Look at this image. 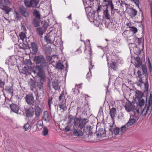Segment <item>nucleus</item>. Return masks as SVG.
<instances>
[{"label":"nucleus","instance_id":"473e14b6","mask_svg":"<svg viewBox=\"0 0 152 152\" xmlns=\"http://www.w3.org/2000/svg\"><path fill=\"white\" fill-rule=\"evenodd\" d=\"M133 44L134 47L133 49L134 53L137 55L140 54L141 51L139 48L136 47L135 44Z\"/></svg>","mask_w":152,"mask_h":152},{"label":"nucleus","instance_id":"69168bd1","mask_svg":"<svg viewBox=\"0 0 152 152\" xmlns=\"http://www.w3.org/2000/svg\"><path fill=\"white\" fill-rule=\"evenodd\" d=\"M30 85L31 87L34 88L35 87L36 84L33 81H32L30 82Z\"/></svg>","mask_w":152,"mask_h":152},{"label":"nucleus","instance_id":"4468645a","mask_svg":"<svg viewBox=\"0 0 152 152\" xmlns=\"http://www.w3.org/2000/svg\"><path fill=\"white\" fill-rule=\"evenodd\" d=\"M10 107L11 111L16 113L18 114L19 108L17 105L12 103L10 105Z\"/></svg>","mask_w":152,"mask_h":152},{"label":"nucleus","instance_id":"de8ad7c7","mask_svg":"<svg viewBox=\"0 0 152 152\" xmlns=\"http://www.w3.org/2000/svg\"><path fill=\"white\" fill-rule=\"evenodd\" d=\"M36 30L37 33L39 35H42L43 34L42 28H41L40 27L37 28Z\"/></svg>","mask_w":152,"mask_h":152},{"label":"nucleus","instance_id":"864d4df0","mask_svg":"<svg viewBox=\"0 0 152 152\" xmlns=\"http://www.w3.org/2000/svg\"><path fill=\"white\" fill-rule=\"evenodd\" d=\"M126 125L122 126L120 129V132L123 133L125 132L126 130Z\"/></svg>","mask_w":152,"mask_h":152},{"label":"nucleus","instance_id":"a878e982","mask_svg":"<svg viewBox=\"0 0 152 152\" xmlns=\"http://www.w3.org/2000/svg\"><path fill=\"white\" fill-rule=\"evenodd\" d=\"M80 119L78 118H75L74 119L73 123L74 125L73 126V129L74 128H79V124L80 123Z\"/></svg>","mask_w":152,"mask_h":152},{"label":"nucleus","instance_id":"e2e57ef3","mask_svg":"<svg viewBox=\"0 0 152 152\" xmlns=\"http://www.w3.org/2000/svg\"><path fill=\"white\" fill-rule=\"evenodd\" d=\"M139 12H140L139 14H140V16H141V22H142V21L143 20V18H144L142 12V11H140Z\"/></svg>","mask_w":152,"mask_h":152},{"label":"nucleus","instance_id":"a211bd4d","mask_svg":"<svg viewBox=\"0 0 152 152\" xmlns=\"http://www.w3.org/2000/svg\"><path fill=\"white\" fill-rule=\"evenodd\" d=\"M127 112L131 111L133 109V106L131 103L128 102L126 103L124 106Z\"/></svg>","mask_w":152,"mask_h":152},{"label":"nucleus","instance_id":"2f4dec72","mask_svg":"<svg viewBox=\"0 0 152 152\" xmlns=\"http://www.w3.org/2000/svg\"><path fill=\"white\" fill-rule=\"evenodd\" d=\"M44 94V90H38L37 91V99H39V98L40 99H42L43 97Z\"/></svg>","mask_w":152,"mask_h":152},{"label":"nucleus","instance_id":"774afa93","mask_svg":"<svg viewBox=\"0 0 152 152\" xmlns=\"http://www.w3.org/2000/svg\"><path fill=\"white\" fill-rule=\"evenodd\" d=\"M133 1L136 5L138 6L139 3V0H133Z\"/></svg>","mask_w":152,"mask_h":152},{"label":"nucleus","instance_id":"4d7b16f0","mask_svg":"<svg viewBox=\"0 0 152 152\" xmlns=\"http://www.w3.org/2000/svg\"><path fill=\"white\" fill-rule=\"evenodd\" d=\"M131 28L130 31H132L134 34H135L136 32L137 31V29L136 28L134 27L133 26L132 27H130Z\"/></svg>","mask_w":152,"mask_h":152},{"label":"nucleus","instance_id":"e433bc0d","mask_svg":"<svg viewBox=\"0 0 152 152\" xmlns=\"http://www.w3.org/2000/svg\"><path fill=\"white\" fill-rule=\"evenodd\" d=\"M29 67L24 66L23 68L22 72L23 74L28 75L29 73Z\"/></svg>","mask_w":152,"mask_h":152},{"label":"nucleus","instance_id":"6e6552de","mask_svg":"<svg viewBox=\"0 0 152 152\" xmlns=\"http://www.w3.org/2000/svg\"><path fill=\"white\" fill-rule=\"evenodd\" d=\"M34 107L33 111H34V114H35V118L39 117L41 114L42 113V109L38 105L35 104L33 106Z\"/></svg>","mask_w":152,"mask_h":152},{"label":"nucleus","instance_id":"393cba45","mask_svg":"<svg viewBox=\"0 0 152 152\" xmlns=\"http://www.w3.org/2000/svg\"><path fill=\"white\" fill-rule=\"evenodd\" d=\"M56 68L59 70H62L64 69V66L61 63L60 61H59L56 63Z\"/></svg>","mask_w":152,"mask_h":152},{"label":"nucleus","instance_id":"f257e3e1","mask_svg":"<svg viewBox=\"0 0 152 152\" xmlns=\"http://www.w3.org/2000/svg\"><path fill=\"white\" fill-rule=\"evenodd\" d=\"M34 61L36 65L33 68V72L39 79L43 80L45 74L44 69L47 67L48 63L42 55L35 56Z\"/></svg>","mask_w":152,"mask_h":152},{"label":"nucleus","instance_id":"79ce46f5","mask_svg":"<svg viewBox=\"0 0 152 152\" xmlns=\"http://www.w3.org/2000/svg\"><path fill=\"white\" fill-rule=\"evenodd\" d=\"M48 132V129L45 126H44L43 128V130L42 132V134L44 136L47 135Z\"/></svg>","mask_w":152,"mask_h":152},{"label":"nucleus","instance_id":"37998d69","mask_svg":"<svg viewBox=\"0 0 152 152\" xmlns=\"http://www.w3.org/2000/svg\"><path fill=\"white\" fill-rule=\"evenodd\" d=\"M137 74H138V77L139 78L140 80L139 82H142V75H143L141 74V71L140 70H139L137 72Z\"/></svg>","mask_w":152,"mask_h":152},{"label":"nucleus","instance_id":"6e6d98bb","mask_svg":"<svg viewBox=\"0 0 152 152\" xmlns=\"http://www.w3.org/2000/svg\"><path fill=\"white\" fill-rule=\"evenodd\" d=\"M136 41H137V43H138V44L139 45L142 42H143L144 39L143 38H141L140 39L137 38V39H136Z\"/></svg>","mask_w":152,"mask_h":152},{"label":"nucleus","instance_id":"13d9d810","mask_svg":"<svg viewBox=\"0 0 152 152\" xmlns=\"http://www.w3.org/2000/svg\"><path fill=\"white\" fill-rule=\"evenodd\" d=\"M97 12L98 13L100 12H101L105 10L101 6H98V7L97 9Z\"/></svg>","mask_w":152,"mask_h":152},{"label":"nucleus","instance_id":"9d476101","mask_svg":"<svg viewBox=\"0 0 152 152\" xmlns=\"http://www.w3.org/2000/svg\"><path fill=\"white\" fill-rule=\"evenodd\" d=\"M31 51H32V54L36 53L38 50V46L35 42H31V46L29 48Z\"/></svg>","mask_w":152,"mask_h":152},{"label":"nucleus","instance_id":"dca6fc26","mask_svg":"<svg viewBox=\"0 0 152 152\" xmlns=\"http://www.w3.org/2000/svg\"><path fill=\"white\" fill-rule=\"evenodd\" d=\"M78 128H74L73 129V134L77 136H82L83 135V132L80 129H78Z\"/></svg>","mask_w":152,"mask_h":152},{"label":"nucleus","instance_id":"c9c22d12","mask_svg":"<svg viewBox=\"0 0 152 152\" xmlns=\"http://www.w3.org/2000/svg\"><path fill=\"white\" fill-rule=\"evenodd\" d=\"M45 53L48 55H50L51 53L52 49L50 46H48L46 47L45 49Z\"/></svg>","mask_w":152,"mask_h":152},{"label":"nucleus","instance_id":"2eb2a0df","mask_svg":"<svg viewBox=\"0 0 152 152\" xmlns=\"http://www.w3.org/2000/svg\"><path fill=\"white\" fill-rule=\"evenodd\" d=\"M54 39V37L50 36L49 34H48L44 37L45 41L47 42L48 44H52L53 43V41Z\"/></svg>","mask_w":152,"mask_h":152},{"label":"nucleus","instance_id":"cd10ccee","mask_svg":"<svg viewBox=\"0 0 152 152\" xmlns=\"http://www.w3.org/2000/svg\"><path fill=\"white\" fill-rule=\"evenodd\" d=\"M140 83H139L137 85L138 86H140V84L141 83H143L144 84L145 86V90L146 91H148V80L147 79V78H146V80L145 82H143L142 81V82H139Z\"/></svg>","mask_w":152,"mask_h":152},{"label":"nucleus","instance_id":"58836bf2","mask_svg":"<svg viewBox=\"0 0 152 152\" xmlns=\"http://www.w3.org/2000/svg\"><path fill=\"white\" fill-rule=\"evenodd\" d=\"M33 15L35 16V18L38 19L40 18V15L39 11L37 10H35L33 12Z\"/></svg>","mask_w":152,"mask_h":152},{"label":"nucleus","instance_id":"b1692460","mask_svg":"<svg viewBox=\"0 0 152 152\" xmlns=\"http://www.w3.org/2000/svg\"><path fill=\"white\" fill-rule=\"evenodd\" d=\"M110 116L113 120L115 117V115L116 114V109L114 107H112L111 109H110Z\"/></svg>","mask_w":152,"mask_h":152},{"label":"nucleus","instance_id":"603ef678","mask_svg":"<svg viewBox=\"0 0 152 152\" xmlns=\"http://www.w3.org/2000/svg\"><path fill=\"white\" fill-rule=\"evenodd\" d=\"M23 128L26 131L30 129L31 128V126L28 123H27L24 126Z\"/></svg>","mask_w":152,"mask_h":152},{"label":"nucleus","instance_id":"f8f14e48","mask_svg":"<svg viewBox=\"0 0 152 152\" xmlns=\"http://www.w3.org/2000/svg\"><path fill=\"white\" fill-rule=\"evenodd\" d=\"M105 129H103L102 128H99L98 131L97 132L96 135L98 138L100 137H107V136L105 132Z\"/></svg>","mask_w":152,"mask_h":152},{"label":"nucleus","instance_id":"09e8293b","mask_svg":"<svg viewBox=\"0 0 152 152\" xmlns=\"http://www.w3.org/2000/svg\"><path fill=\"white\" fill-rule=\"evenodd\" d=\"M111 68L114 70L116 69L117 68V64L114 61H113L110 65Z\"/></svg>","mask_w":152,"mask_h":152},{"label":"nucleus","instance_id":"4be33fe9","mask_svg":"<svg viewBox=\"0 0 152 152\" xmlns=\"http://www.w3.org/2000/svg\"><path fill=\"white\" fill-rule=\"evenodd\" d=\"M59 107L64 111L67 109L66 104V100H63L58 105Z\"/></svg>","mask_w":152,"mask_h":152},{"label":"nucleus","instance_id":"4c0bfd02","mask_svg":"<svg viewBox=\"0 0 152 152\" xmlns=\"http://www.w3.org/2000/svg\"><path fill=\"white\" fill-rule=\"evenodd\" d=\"M103 14L106 19H110V15L108 12V10L107 9V8H106L105 10H104Z\"/></svg>","mask_w":152,"mask_h":152},{"label":"nucleus","instance_id":"a18cd8bd","mask_svg":"<svg viewBox=\"0 0 152 152\" xmlns=\"http://www.w3.org/2000/svg\"><path fill=\"white\" fill-rule=\"evenodd\" d=\"M19 37H20V39L23 41L25 38H26V35L24 33L22 32L20 33L19 34Z\"/></svg>","mask_w":152,"mask_h":152},{"label":"nucleus","instance_id":"3c124183","mask_svg":"<svg viewBox=\"0 0 152 152\" xmlns=\"http://www.w3.org/2000/svg\"><path fill=\"white\" fill-rule=\"evenodd\" d=\"M75 118L72 115H69V121L68 123L69 124H71L73 122Z\"/></svg>","mask_w":152,"mask_h":152},{"label":"nucleus","instance_id":"a19ab883","mask_svg":"<svg viewBox=\"0 0 152 152\" xmlns=\"http://www.w3.org/2000/svg\"><path fill=\"white\" fill-rule=\"evenodd\" d=\"M113 131V133H114L115 135H117L119 134V133L120 132V128L115 127V128H114Z\"/></svg>","mask_w":152,"mask_h":152},{"label":"nucleus","instance_id":"c756f323","mask_svg":"<svg viewBox=\"0 0 152 152\" xmlns=\"http://www.w3.org/2000/svg\"><path fill=\"white\" fill-rule=\"evenodd\" d=\"M130 16L133 18L135 17L137 15V11L135 9L133 8H130Z\"/></svg>","mask_w":152,"mask_h":152},{"label":"nucleus","instance_id":"5fc2aeb1","mask_svg":"<svg viewBox=\"0 0 152 152\" xmlns=\"http://www.w3.org/2000/svg\"><path fill=\"white\" fill-rule=\"evenodd\" d=\"M92 129L91 127L89 125L87 126H86V128H85L83 129L84 132H86V134L87 133V132H88V131L91 130V129Z\"/></svg>","mask_w":152,"mask_h":152},{"label":"nucleus","instance_id":"9b49d317","mask_svg":"<svg viewBox=\"0 0 152 152\" xmlns=\"http://www.w3.org/2000/svg\"><path fill=\"white\" fill-rule=\"evenodd\" d=\"M19 11L21 15L26 18L29 16L28 12L26 10V8L23 6H21L19 8Z\"/></svg>","mask_w":152,"mask_h":152},{"label":"nucleus","instance_id":"052dcab7","mask_svg":"<svg viewBox=\"0 0 152 152\" xmlns=\"http://www.w3.org/2000/svg\"><path fill=\"white\" fill-rule=\"evenodd\" d=\"M14 15L15 17V18H17L18 19L19 18H20V15L18 12H15Z\"/></svg>","mask_w":152,"mask_h":152},{"label":"nucleus","instance_id":"6ab92c4d","mask_svg":"<svg viewBox=\"0 0 152 152\" xmlns=\"http://www.w3.org/2000/svg\"><path fill=\"white\" fill-rule=\"evenodd\" d=\"M53 88L55 90H58L60 88L58 83V81L56 79L53 80L52 81Z\"/></svg>","mask_w":152,"mask_h":152},{"label":"nucleus","instance_id":"8fccbe9b","mask_svg":"<svg viewBox=\"0 0 152 152\" xmlns=\"http://www.w3.org/2000/svg\"><path fill=\"white\" fill-rule=\"evenodd\" d=\"M65 96L64 94V91H63L62 92L60 96H59L58 99L59 101H61V100L62 101L63 100H65Z\"/></svg>","mask_w":152,"mask_h":152},{"label":"nucleus","instance_id":"423d86ee","mask_svg":"<svg viewBox=\"0 0 152 152\" xmlns=\"http://www.w3.org/2000/svg\"><path fill=\"white\" fill-rule=\"evenodd\" d=\"M25 99L28 105H32V106L34 105V101L32 94L26 95L25 97Z\"/></svg>","mask_w":152,"mask_h":152},{"label":"nucleus","instance_id":"bb28decb","mask_svg":"<svg viewBox=\"0 0 152 152\" xmlns=\"http://www.w3.org/2000/svg\"><path fill=\"white\" fill-rule=\"evenodd\" d=\"M23 42V41H22V42L19 45L20 48H22L24 50L29 49V47L27 43L26 42V43H25Z\"/></svg>","mask_w":152,"mask_h":152},{"label":"nucleus","instance_id":"39448f33","mask_svg":"<svg viewBox=\"0 0 152 152\" xmlns=\"http://www.w3.org/2000/svg\"><path fill=\"white\" fill-rule=\"evenodd\" d=\"M39 0H30V1H24V4L25 6L28 7H36L39 3Z\"/></svg>","mask_w":152,"mask_h":152},{"label":"nucleus","instance_id":"20e7f679","mask_svg":"<svg viewBox=\"0 0 152 152\" xmlns=\"http://www.w3.org/2000/svg\"><path fill=\"white\" fill-rule=\"evenodd\" d=\"M4 89L6 91V94L7 96H6L4 94L5 98V102H6L7 99L8 101L10 99L12 98L13 96V89L12 87L9 86H6Z\"/></svg>","mask_w":152,"mask_h":152},{"label":"nucleus","instance_id":"72a5a7b5","mask_svg":"<svg viewBox=\"0 0 152 152\" xmlns=\"http://www.w3.org/2000/svg\"><path fill=\"white\" fill-rule=\"evenodd\" d=\"M136 122V120L135 119L132 118L129 119L128 122L126 124L127 127L132 126Z\"/></svg>","mask_w":152,"mask_h":152},{"label":"nucleus","instance_id":"7ed1b4c3","mask_svg":"<svg viewBox=\"0 0 152 152\" xmlns=\"http://www.w3.org/2000/svg\"><path fill=\"white\" fill-rule=\"evenodd\" d=\"M0 89L4 88L6 83L8 81V75L4 70L0 68Z\"/></svg>","mask_w":152,"mask_h":152},{"label":"nucleus","instance_id":"1a4fd4ad","mask_svg":"<svg viewBox=\"0 0 152 152\" xmlns=\"http://www.w3.org/2000/svg\"><path fill=\"white\" fill-rule=\"evenodd\" d=\"M34 109L33 106H31L29 109H25V113L26 114V116L27 117H33L34 115V111L32 110Z\"/></svg>","mask_w":152,"mask_h":152},{"label":"nucleus","instance_id":"c03bdc74","mask_svg":"<svg viewBox=\"0 0 152 152\" xmlns=\"http://www.w3.org/2000/svg\"><path fill=\"white\" fill-rule=\"evenodd\" d=\"M38 19L36 18H34L33 19V24L35 27H37L39 26V22Z\"/></svg>","mask_w":152,"mask_h":152},{"label":"nucleus","instance_id":"49530a36","mask_svg":"<svg viewBox=\"0 0 152 152\" xmlns=\"http://www.w3.org/2000/svg\"><path fill=\"white\" fill-rule=\"evenodd\" d=\"M145 104V100L143 99H139L138 100V106L140 107H141L142 106H143Z\"/></svg>","mask_w":152,"mask_h":152},{"label":"nucleus","instance_id":"f704fd0d","mask_svg":"<svg viewBox=\"0 0 152 152\" xmlns=\"http://www.w3.org/2000/svg\"><path fill=\"white\" fill-rule=\"evenodd\" d=\"M142 69L143 71L142 74H145V76L146 78L148 76L147 67L145 65H142Z\"/></svg>","mask_w":152,"mask_h":152},{"label":"nucleus","instance_id":"0eeeda50","mask_svg":"<svg viewBox=\"0 0 152 152\" xmlns=\"http://www.w3.org/2000/svg\"><path fill=\"white\" fill-rule=\"evenodd\" d=\"M36 76L38 80L36 82L37 86L38 87V90H42L43 89V82L45 80L46 75H45L44 79L43 80H42L39 79L38 77V76L36 75Z\"/></svg>","mask_w":152,"mask_h":152},{"label":"nucleus","instance_id":"680f3d73","mask_svg":"<svg viewBox=\"0 0 152 152\" xmlns=\"http://www.w3.org/2000/svg\"><path fill=\"white\" fill-rule=\"evenodd\" d=\"M4 2L6 5H10L11 4V2L9 0H4Z\"/></svg>","mask_w":152,"mask_h":152},{"label":"nucleus","instance_id":"c85d7f7f","mask_svg":"<svg viewBox=\"0 0 152 152\" xmlns=\"http://www.w3.org/2000/svg\"><path fill=\"white\" fill-rule=\"evenodd\" d=\"M143 94L139 91H137L136 92L135 98L138 100L140 99L143 96Z\"/></svg>","mask_w":152,"mask_h":152},{"label":"nucleus","instance_id":"f3484780","mask_svg":"<svg viewBox=\"0 0 152 152\" xmlns=\"http://www.w3.org/2000/svg\"><path fill=\"white\" fill-rule=\"evenodd\" d=\"M0 8L4 12L5 14H9V12L11 11V9L9 6L6 5H2L0 7Z\"/></svg>","mask_w":152,"mask_h":152},{"label":"nucleus","instance_id":"5701e85b","mask_svg":"<svg viewBox=\"0 0 152 152\" xmlns=\"http://www.w3.org/2000/svg\"><path fill=\"white\" fill-rule=\"evenodd\" d=\"M42 119L45 121L48 122L50 121V117L47 111H45L43 113V116L42 117Z\"/></svg>","mask_w":152,"mask_h":152},{"label":"nucleus","instance_id":"ea45409f","mask_svg":"<svg viewBox=\"0 0 152 152\" xmlns=\"http://www.w3.org/2000/svg\"><path fill=\"white\" fill-rule=\"evenodd\" d=\"M16 59L15 57L13 56H10L9 60H8L9 61V64L12 65L14 63V62L15 61Z\"/></svg>","mask_w":152,"mask_h":152},{"label":"nucleus","instance_id":"338daca9","mask_svg":"<svg viewBox=\"0 0 152 152\" xmlns=\"http://www.w3.org/2000/svg\"><path fill=\"white\" fill-rule=\"evenodd\" d=\"M65 132H69L70 130V127L69 126L67 125L65 128Z\"/></svg>","mask_w":152,"mask_h":152},{"label":"nucleus","instance_id":"aec40b11","mask_svg":"<svg viewBox=\"0 0 152 152\" xmlns=\"http://www.w3.org/2000/svg\"><path fill=\"white\" fill-rule=\"evenodd\" d=\"M102 6L103 7H105L106 8H107V9L108 7H110L112 11L113 10L114 8L113 4L111 1H107V4H104V5H102Z\"/></svg>","mask_w":152,"mask_h":152},{"label":"nucleus","instance_id":"ddd939ff","mask_svg":"<svg viewBox=\"0 0 152 152\" xmlns=\"http://www.w3.org/2000/svg\"><path fill=\"white\" fill-rule=\"evenodd\" d=\"M88 119L85 118H83L80 119V124H79V128L82 129L85 126L86 124L88 122Z\"/></svg>","mask_w":152,"mask_h":152},{"label":"nucleus","instance_id":"7c9ffc66","mask_svg":"<svg viewBox=\"0 0 152 152\" xmlns=\"http://www.w3.org/2000/svg\"><path fill=\"white\" fill-rule=\"evenodd\" d=\"M127 40L131 42L134 43V42L137 38H136L135 36L134 35H132L129 37H128L127 38Z\"/></svg>","mask_w":152,"mask_h":152},{"label":"nucleus","instance_id":"0e129e2a","mask_svg":"<svg viewBox=\"0 0 152 152\" xmlns=\"http://www.w3.org/2000/svg\"><path fill=\"white\" fill-rule=\"evenodd\" d=\"M52 99L49 98L48 100V104L49 107L50 108L51 104L52 103Z\"/></svg>","mask_w":152,"mask_h":152},{"label":"nucleus","instance_id":"412c9836","mask_svg":"<svg viewBox=\"0 0 152 152\" xmlns=\"http://www.w3.org/2000/svg\"><path fill=\"white\" fill-rule=\"evenodd\" d=\"M135 66L136 67H140L142 65V62L140 61V59L139 57H136L135 58Z\"/></svg>","mask_w":152,"mask_h":152},{"label":"nucleus","instance_id":"bf43d9fd","mask_svg":"<svg viewBox=\"0 0 152 152\" xmlns=\"http://www.w3.org/2000/svg\"><path fill=\"white\" fill-rule=\"evenodd\" d=\"M26 64L28 66V67H29L31 66L32 64V63L30 60H27L26 62Z\"/></svg>","mask_w":152,"mask_h":152},{"label":"nucleus","instance_id":"f03ea898","mask_svg":"<svg viewBox=\"0 0 152 152\" xmlns=\"http://www.w3.org/2000/svg\"><path fill=\"white\" fill-rule=\"evenodd\" d=\"M152 99L151 94L148 100L147 101L146 98L145 106L142 111L141 114L142 116L147 117L148 118L151 113L152 108Z\"/></svg>","mask_w":152,"mask_h":152}]
</instances>
